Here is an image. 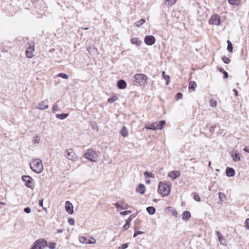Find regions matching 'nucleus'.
Listing matches in <instances>:
<instances>
[{"mask_svg": "<svg viewBox=\"0 0 249 249\" xmlns=\"http://www.w3.org/2000/svg\"><path fill=\"white\" fill-rule=\"evenodd\" d=\"M58 109V107L57 105H54L52 107V111L53 113H54Z\"/></svg>", "mask_w": 249, "mask_h": 249, "instance_id": "nucleus-45", "label": "nucleus"}, {"mask_svg": "<svg viewBox=\"0 0 249 249\" xmlns=\"http://www.w3.org/2000/svg\"><path fill=\"white\" fill-rule=\"evenodd\" d=\"M182 98V94L181 93H178L176 96V99L177 100L181 99Z\"/></svg>", "mask_w": 249, "mask_h": 249, "instance_id": "nucleus-43", "label": "nucleus"}, {"mask_svg": "<svg viewBox=\"0 0 249 249\" xmlns=\"http://www.w3.org/2000/svg\"><path fill=\"white\" fill-rule=\"evenodd\" d=\"M191 217V213L189 211H185L182 214V219L183 220H187Z\"/></svg>", "mask_w": 249, "mask_h": 249, "instance_id": "nucleus-24", "label": "nucleus"}, {"mask_svg": "<svg viewBox=\"0 0 249 249\" xmlns=\"http://www.w3.org/2000/svg\"><path fill=\"white\" fill-rule=\"evenodd\" d=\"M89 49H90V48H89V49H88V51L89 52Z\"/></svg>", "mask_w": 249, "mask_h": 249, "instance_id": "nucleus-61", "label": "nucleus"}, {"mask_svg": "<svg viewBox=\"0 0 249 249\" xmlns=\"http://www.w3.org/2000/svg\"><path fill=\"white\" fill-rule=\"evenodd\" d=\"M165 125V121H161L159 122H154L145 125V128L147 129L156 130L162 129Z\"/></svg>", "mask_w": 249, "mask_h": 249, "instance_id": "nucleus-3", "label": "nucleus"}, {"mask_svg": "<svg viewBox=\"0 0 249 249\" xmlns=\"http://www.w3.org/2000/svg\"><path fill=\"white\" fill-rule=\"evenodd\" d=\"M128 207V204H126V205H125V206H124V209H127Z\"/></svg>", "mask_w": 249, "mask_h": 249, "instance_id": "nucleus-56", "label": "nucleus"}, {"mask_svg": "<svg viewBox=\"0 0 249 249\" xmlns=\"http://www.w3.org/2000/svg\"><path fill=\"white\" fill-rule=\"evenodd\" d=\"M219 198L220 200L221 201H222L223 200V199H225L226 198V196L224 194L219 192Z\"/></svg>", "mask_w": 249, "mask_h": 249, "instance_id": "nucleus-40", "label": "nucleus"}, {"mask_svg": "<svg viewBox=\"0 0 249 249\" xmlns=\"http://www.w3.org/2000/svg\"><path fill=\"white\" fill-rule=\"evenodd\" d=\"M208 22L211 25L219 26L221 24L220 16L217 14H213L209 18Z\"/></svg>", "mask_w": 249, "mask_h": 249, "instance_id": "nucleus-6", "label": "nucleus"}, {"mask_svg": "<svg viewBox=\"0 0 249 249\" xmlns=\"http://www.w3.org/2000/svg\"><path fill=\"white\" fill-rule=\"evenodd\" d=\"M224 74V78L225 79H227L228 77V73L225 71L223 73Z\"/></svg>", "mask_w": 249, "mask_h": 249, "instance_id": "nucleus-53", "label": "nucleus"}, {"mask_svg": "<svg viewBox=\"0 0 249 249\" xmlns=\"http://www.w3.org/2000/svg\"><path fill=\"white\" fill-rule=\"evenodd\" d=\"M79 240L82 244H88V239L85 236H80L79 238Z\"/></svg>", "mask_w": 249, "mask_h": 249, "instance_id": "nucleus-31", "label": "nucleus"}, {"mask_svg": "<svg viewBox=\"0 0 249 249\" xmlns=\"http://www.w3.org/2000/svg\"><path fill=\"white\" fill-rule=\"evenodd\" d=\"M84 157L90 161H96L98 158V155L96 151L91 149H89L87 150L84 155Z\"/></svg>", "mask_w": 249, "mask_h": 249, "instance_id": "nucleus-4", "label": "nucleus"}, {"mask_svg": "<svg viewBox=\"0 0 249 249\" xmlns=\"http://www.w3.org/2000/svg\"><path fill=\"white\" fill-rule=\"evenodd\" d=\"M132 220L131 216H129V217L127 219L126 221V223L124 225L123 228L124 230H127L129 229L130 225V222Z\"/></svg>", "mask_w": 249, "mask_h": 249, "instance_id": "nucleus-21", "label": "nucleus"}, {"mask_svg": "<svg viewBox=\"0 0 249 249\" xmlns=\"http://www.w3.org/2000/svg\"><path fill=\"white\" fill-rule=\"evenodd\" d=\"M57 76L66 79H68L69 77L67 74L64 73H59L57 75Z\"/></svg>", "mask_w": 249, "mask_h": 249, "instance_id": "nucleus-36", "label": "nucleus"}, {"mask_svg": "<svg viewBox=\"0 0 249 249\" xmlns=\"http://www.w3.org/2000/svg\"><path fill=\"white\" fill-rule=\"evenodd\" d=\"M244 151L247 153H249V146H246L244 148Z\"/></svg>", "mask_w": 249, "mask_h": 249, "instance_id": "nucleus-52", "label": "nucleus"}, {"mask_svg": "<svg viewBox=\"0 0 249 249\" xmlns=\"http://www.w3.org/2000/svg\"><path fill=\"white\" fill-rule=\"evenodd\" d=\"M228 2L231 4L238 5L240 3L241 0H228Z\"/></svg>", "mask_w": 249, "mask_h": 249, "instance_id": "nucleus-30", "label": "nucleus"}, {"mask_svg": "<svg viewBox=\"0 0 249 249\" xmlns=\"http://www.w3.org/2000/svg\"><path fill=\"white\" fill-rule=\"evenodd\" d=\"M117 85L119 89H124L126 88L127 84L124 80L121 79L117 82Z\"/></svg>", "mask_w": 249, "mask_h": 249, "instance_id": "nucleus-15", "label": "nucleus"}, {"mask_svg": "<svg viewBox=\"0 0 249 249\" xmlns=\"http://www.w3.org/2000/svg\"><path fill=\"white\" fill-rule=\"evenodd\" d=\"M120 133L123 137H127L128 135V130L125 126H124L120 131Z\"/></svg>", "mask_w": 249, "mask_h": 249, "instance_id": "nucleus-18", "label": "nucleus"}, {"mask_svg": "<svg viewBox=\"0 0 249 249\" xmlns=\"http://www.w3.org/2000/svg\"><path fill=\"white\" fill-rule=\"evenodd\" d=\"M180 176V172L178 170L173 171L169 172L168 174V177L171 178L172 180H175Z\"/></svg>", "mask_w": 249, "mask_h": 249, "instance_id": "nucleus-11", "label": "nucleus"}, {"mask_svg": "<svg viewBox=\"0 0 249 249\" xmlns=\"http://www.w3.org/2000/svg\"><path fill=\"white\" fill-rule=\"evenodd\" d=\"M193 197L194 199L198 202L200 201V198L199 196V195L196 193H193Z\"/></svg>", "mask_w": 249, "mask_h": 249, "instance_id": "nucleus-35", "label": "nucleus"}, {"mask_svg": "<svg viewBox=\"0 0 249 249\" xmlns=\"http://www.w3.org/2000/svg\"><path fill=\"white\" fill-rule=\"evenodd\" d=\"M48 108V103L47 101H42L39 104V107L37 108L40 110H45Z\"/></svg>", "mask_w": 249, "mask_h": 249, "instance_id": "nucleus-16", "label": "nucleus"}, {"mask_svg": "<svg viewBox=\"0 0 249 249\" xmlns=\"http://www.w3.org/2000/svg\"><path fill=\"white\" fill-rule=\"evenodd\" d=\"M128 247L127 244H123L121 247H119L118 249H125Z\"/></svg>", "mask_w": 249, "mask_h": 249, "instance_id": "nucleus-48", "label": "nucleus"}, {"mask_svg": "<svg viewBox=\"0 0 249 249\" xmlns=\"http://www.w3.org/2000/svg\"><path fill=\"white\" fill-rule=\"evenodd\" d=\"M115 207L117 208V209H121V210H124V207L121 206L120 204H119L118 203H115Z\"/></svg>", "mask_w": 249, "mask_h": 249, "instance_id": "nucleus-47", "label": "nucleus"}, {"mask_svg": "<svg viewBox=\"0 0 249 249\" xmlns=\"http://www.w3.org/2000/svg\"><path fill=\"white\" fill-rule=\"evenodd\" d=\"M68 116V114L67 113H63V114H56V117L60 119H64L66 118Z\"/></svg>", "mask_w": 249, "mask_h": 249, "instance_id": "nucleus-29", "label": "nucleus"}, {"mask_svg": "<svg viewBox=\"0 0 249 249\" xmlns=\"http://www.w3.org/2000/svg\"><path fill=\"white\" fill-rule=\"evenodd\" d=\"M130 42L132 44L135 45L137 46H140L142 43V42L138 37H132Z\"/></svg>", "mask_w": 249, "mask_h": 249, "instance_id": "nucleus-19", "label": "nucleus"}, {"mask_svg": "<svg viewBox=\"0 0 249 249\" xmlns=\"http://www.w3.org/2000/svg\"><path fill=\"white\" fill-rule=\"evenodd\" d=\"M245 224L246 228L249 229V218H247L246 220Z\"/></svg>", "mask_w": 249, "mask_h": 249, "instance_id": "nucleus-50", "label": "nucleus"}, {"mask_svg": "<svg viewBox=\"0 0 249 249\" xmlns=\"http://www.w3.org/2000/svg\"><path fill=\"white\" fill-rule=\"evenodd\" d=\"M28 46L26 50V56L28 58H32L34 56L33 53L35 51V43L34 42H29Z\"/></svg>", "mask_w": 249, "mask_h": 249, "instance_id": "nucleus-8", "label": "nucleus"}, {"mask_svg": "<svg viewBox=\"0 0 249 249\" xmlns=\"http://www.w3.org/2000/svg\"><path fill=\"white\" fill-rule=\"evenodd\" d=\"M43 209H44L45 211H46V208H43Z\"/></svg>", "mask_w": 249, "mask_h": 249, "instance_id": "nucleus-62", "label": "nucleus"}, {"mask_svg": "<svg viewBox=\"0 0 249 249\" xmlns=\"http://www.w3.org/2000/svg\"><path fill=\"white\" fill-rule=\"evenodd\" d=\"M154 201H157V200H156V199H154Z\"/></svg>", "mask_w": 249, "mask_h": 249, "instance_id": "nucleus-64", "label": "nucleus"}, {"mask_svg": "<svg viewBox=\"0 0 249 249\" xmlns=\"http://www.w3.org/2000/svg\"><path fill=\"white\" fill-rule=\"evenodd\" d=\"M145 191V186L142 183L139 184L136 188V192L141 194H143Z\"/></svg>", "mask_w": 249, "mask_h": 249, "instance_id": "nucleus-14", "label": "nucleus"}, {"mask_svg": "<svg viewBox=\"0 0 249 249\" xmlns=\"http://www.w3.org/2000/svg\"><path fill=\"white\" fill-rule=\"evenodd\" d=\"M0 204H1V205H2V204H4V203L0 202Z\"/></svg>", "mask_w": 249, "mask_h": 249, "instance_id": "nucleus-60", "label": "nucleus"}, {"mask_svg": "<svg viewBox=\"0 0 249 249\" xmlns=\"http://www.w3.org/2000/svg\"><path fill=\"white\" fill-rule=\"evenodd\" d=\"M65 209L70 214L73 213V206L72 204L69 201H67L65 203Z\"/></svg>", "mask_w": 249, "mask_h": 249, "instance_id": "nucleus-12", "label": "nucleus"}, {"mask_svg": "<svg viewBox=\"0 0 249 249\" xmlns=\"http://www.w3.org/2000/svg\"><path fill=\"white\" fill-rule=\"evenodd\" d=\"M134 78L135 82L140 86L144 85L147 79L146 75L142 73H137L135 74Z\"/></svg>", "mask_w": 249, "mask_h": 249, "instance_id": "nucleus-5", "label": "nucleus"}, {"mask_svg": "<svg viewBox=\"0 0 249 249\" xmlns=\"http://www.w3.org/2000/svg\"><path fill=\"white\" fill-rule=\"evenodd\" d=\"M146 181L147 183H149V181L146 180Z\"/></svg>", "mask_w": 249, "mask_h": 249, "instance_id": "nucleus-63", "label": "nucleus"}, {"mask_svg": "<svg viewBox=\"0 0 249 249\" xmlns=\"http://www.w3.org/2000/svg\"><path fill=\"white\" fill-rule=\"evenodd\" d=\"M132 213L131 211L128 210V211H125L122 212L120 213V214L122 215H125L129 214Z\"/></svg>", "mask_w": 249, "mask_h": 249, "instance_id": "nucleus-42", "label": "nucleus"}, {"mask_svg": "<svg viewBox=\"0 0 249 249\" xmlns=\"http://www.w3.org/2000/svg\"><path fill=\"white\" fill-rule=\"evenodd\" d=\"M66 157L69 160H73L75 157V154L72 149L66 151Z\"/></svg>", "mask_w": 249, "mask_h": 249, "instance_id": "nucleus-17", "label": "nucleus"}, {"mask_svg": "<svg viewBox=\"0 0 249 249\" xmlns=\"http://www.w3.org/2000/svg\"><path fill=\"white\" fill-rule=\"evenodd\" d=\"M219 71L223 73L224 72V71H224V70L222 68L219 69Z\"/></svg>", "mask_w": 249, "mask_h": 249, "instance_id": "nucleus-55", "label": "nucleus"}, {"mask_svg": "<svg viewBox=\"0 0 249 249\" xmlns=\"http://www.w3.org/2000/svg\"><path fill=\"white\" fill-rule=\"evenodd\" d=\"M222 59L225 64H229L231 62L230 59L226 56H223Z\"/></svg>", "mask_w": 249, "mask_h": 249, "instance_id": "nucleus-34", "label": "nucleus"}, {"mask_svg": "<svg viewBox=\"0 0 249 249\" xmlns=\"http://www.w3.org/2000/svg\"><path fill=\"white\" fill-rule=\"evenodd\" d=\"M210 104L212 107H215L217 105V101L215 99H212L210 100Z\"/></svg>", "mask_w": 249, "mask_h": 249, "instance_id": "nucleus-37", "label": "nucleus"}, {"mask_svg": "<svg viewBox=\"0 0 249 249\" xmlns=\"http://www.w3.org/2000/svg\"><path fill=\"white\" fill-rule=\"evenodd\" d=\"M144 174L145 176L151 178H155V175H154V174L152 173L151 172H144Z\"/></svg>", "mask_w": 249, "mask_h": 249, "instance_id": "nucleus-38", "label": "nucleus"}, {"mask_svg": "<svg viewBox=\"0 0 249 249\" xmlns=\"http://www.w3.org/2000/svg\"><path fill=\"white\" fill-rule=\"evenodd\" d=\"M118 98L116 94L112 95L110 97L108 98L107 101L109 103H113L118 100Z\"/></svg>", "mask_w": 249, "mask_h": 249, "instance_id": "nucleus-23", "label": "nucleus"}, {"mask_svg": "<svg viewBox=\"0 0 249 249\" xmlns=\"http://www.w3.org/2000/svg\"><path fill=\"white\" fill-rule=\"evenodd\" d=\"M162 77L166 81V85H168L169 82H170V77L169 75H166L165 74V72L164 71H162Z\"/></svg>", "mask_w": 249, "mask_h": 249, "instance_id": "nucleus-25", "label": "nucleus"}, {"mask_svg": "<svg viewBox=\"0 0 249 249\" xmlns=\"http://www.w3.org/2000/svg\"><path fill=\"white\" fill-rule=\"evenodd\" d=\"M0 204H1V205H2V204H4V203L0 202Z\"/></svg>", "mask_w": 249, "mask_h": 249, "instance_id": "nucleus-59", "label": "nucleus"}, {"mask_svg": "<svg viewBox=\"0 0 249 249\" xmlns=\"http://www.w3.org/2000/svg\"><path fill=\"white\" fill-rule=\"evenodd\" d=\"M43 199H40V200H39V205L41 207H43Z\"/></svg>", "mask_w": 249, "mask_h": 249, "instance_id": "nucleus-54", "label": "nucleus"}, {"mask_svg": "<svg viewBox=\"0 0 249 249\" xmlns=\"http://www.w3.org/2000/svg\"><path fill=\"white\" fill-rule=\"evenodd\" d=\"M95 243L96 240L93 237H90V239H88V244H95Z\"/></svg>", "mask_w": 249, "mask_h": 249, "instance_id": "nucleus-41", "label": "nucleus"}, {"mask_svg": "<svg viewBox=\"0 0 249 249\" xmlns=\"http://www.w3.org/2000/svg\"><path fill=\"white\" fill-rule=\"evenodd\" d=\"M234 174L235 171L233 168L228 167L226 169V175L228 177H232Z\"/></svg>", "mask_w": 249, "mask_h": 249, "instance_id": "nucleus-20", "label": "nucleus"}, {"mask_svg": "<svg viewBox=\"0 0 249 249\" xmlns=\"http://www.w3.org/2000/svg\"><path fill=\"white\" fill-rule=\"evenodd\" d=\"M177 2V0H165V3L168 6L172 5Z\"/></svg>", "mask_w": 249, "mask_h": 249, "instance_id": "nucleus-33", "label": "nucleus"}, {"mask_svg": "<svg viewBox=\"0 0 249 249\" xmlns=\"http://www.w3.org/2000/svg\"><path fill=\"white\" fill-rule=\"evenodd\" d=\"M146 210L150 214H153L156 211L155 209L153 207H148L146 208Z\"/></svg>", "mask_w": 249, "mask_h": 249, "instance_id": "nucleus-28", "label": "nucleus"}, {"mask_svg": "<svg viewBox=\"0 0 249 249\" xmlns=\"http://www.w3.org/2000/svg\"><path fill=\"white\" fill-rule=\"evenodd\" d=\"M167 209L173 215H174L175 217H177L178 212L175 209L172 207H168L167 208Z\"/></svg>", "mask_w": 249, "mask_h": 249, "instance_id": "nucleus-22", "label": "nucleus"}, {"mask_svg": "<svg viewBox=\"0 0 249 249\" xmlns=\"http://www.w3.org/2000/svg\"><path fill=\"white\" fill-rule=\"evenodd\" d=\"M228 46L227 50L230 53H232L233 51L232 44L230 40H227Z\"/></svg>", "mask_w": 249, "mask_h": 249, "instance_id": "nucleus-26", "label": "nucleus"}, {"mask_svg": "<svg viewBox=\"0 0 249 249\" xmlns=\"http://www.w3.org/2000/svg\"><path fill=\"white\" fill-rule=\"evenodd\" d=\"M50 249H54L55 248L56 244L54 242L49 243L47 246Z\"/></svg>", "mask_w": 249, "mask_h": 249, "instance_id": "nucleus-39", "label": "nucleus"}, {"mask_svg": "<svg viewBox=\"0 0 249 249\" xmlns=\"http://www.w3.org/2000/svg\"><path fill=\"white\" fill-rule=\"evenodd\" d=\"M68 222L70 225H73L74 224V220L73 218H70L68 219Z\"/></svg>", "mask_w": 249, "mask_h": 249, "instance_id": "nucleus-49", "label": "nucleus"}, {"mask_svg": "<svg viewBox=\"0 0 249 249\" xmlns=\"http://www.w3.org/2000/svg\"><path fill=\"white\" fill-rule=\"evenodd\" d=\"M22 180L25 182V185L28 188L33 189L34 187V182L33 179L29 176H23Z\"/></svg>", "mask_w": 249, "mask_h": 249, "instance_id": "nucleus-9", "label": "nucleus"}, {"mask_svg": "<svg viewBox=\"0 0 249 249\" xmlns=\"http://www.w3.org/2000/svg\"><path fill=\"white\" fill-rule=\"evenodd\" d=\"M30 165L32 170L37 174L41 173L43 170L42 161L38 159L33 160Z\"/></svg>", "mask_w": 249, "mask_h": 249, "instance_id": "nucleus-2", "label": "nucleus"}, {"mask_svg": "<svg viewBox=\"0 0 249 249\" xmlns=\"http://www.w3.org/2000/svg\"><path fill=\"white\" fill-rule=\"evenodd\" d=\"M234 91H235V95L237 96V95H238L237 91L236 90H234Z\"/></svg>", "mask_w": 249, "mask_h": 249, "instance_id": "nucleus-57", "label": "nucleus"}, {"mask_svg": "<svg viewBox=\"0 0 249 249\" xmlns=\"http://www.w3.org/2000/svg\"><path fill=\"white\" fill-rule=\"evenodd\" d=\"M232 158L234 160L238 161L240 160V155L239 153H235L232 154Z\"/></svg>", "mask_w": 249, "mask_h": 249, "instance_id": "nucleus-32", "label": "nucleus"}, {"mask_svg": "<svg viewBox=\"0 0 249 249\" xmlns=\"http://www.w3.org/2000/svg\"><path fill=\"white\" fill-rule=\"evenodd\" d=\"M197 87V84L195 81H191L189 83L188 89L190 92H193L196 90V89Z\"/></svg>", "mask_w": 249, "mask_h": 249, "instance_id": "nucleus-13", "label": "nucleus"}, {"mask_svg": "<svg viewBox=\"0 0 249 249\" xmlns=\"http://www.w3.org/2000/svg\"><path fill=\"white\" fill-rule=\"evenodd\" d=\"M172 184L169 181H160L159 182L158 192L162 196L169 195L171 192Z\"/></svg>", "mask_w": 249, "mask_h": 249, "instance_id": "nucleus-1", "label": "nucleus"}, {"mask_svg": "<svg viewBox=\"0 0 249 249\" xmlns=\"http://www.w3.org/2000/svg\"><path fill=\"white\" fill-rule=\"evenodd\" d=\"M216 233L217 234V237L218 238V239L219 240V242L221 243V240L222 237V235L220 233L219 231H216Z\"/></svg>", "mask_w": 249, "mask_h": 249, "instance_id": "nucleus-44", "label": "nucleus"}, {"mask_svg": "<svg viewBox=\"0 0 249 249\" xmlns=\"http://www.w3.org/2000/svg\"><path fill=\"white\" fill-rule=\"evenodd\" d=\"M24 212L26 213H30L31 212V209L29 207L25 208L24 210Z\"/></svg>", "mask_w": 249, "mask_h": 249, "instance_id": "nucleus-51", "label": "nucleus"}, {"mask_svg": "<svg viewBox=\"0 0 249 249\" xmlns=\"http://www.w3.org/2000/svg\"><path fill=\"white\" fill-rule=\"evenodd\" d=\"M47 246V242L45 239H39L34 243V245L31 249H42Z\"/></svg>", "mask_w": 249, "mask_h": 249, "instance_id": "nucleus-7", "label": "nucleus"}, {"mask_svg": "<svg viewBox=\"0 0 249 249\" xmlns=\"http://www.w3.org/2000/svg\"><path fill=\"white\" fill-rule=\"evenodd\" d=\"M144 42L147 45H152L155 42V38L153 36H147L144 38Z\"/></svg>", "mask_w": 249, "mask_h": 249, "instance_id": "nucleus-10", "label": "nucleus"}, {"mask_svg": "<svg viewBox=\"0 0 249 249\" xmlns=\"http://www.w3.org/2000/svg\"><path fill=\"white\" fill-rule=\"evenodd\" d=\"M82 28V29H83V30H88V29H89L88 28H83V27H82V28Z\"/></svg>", "mask_w": 249, "mask_h": 249, "instance_id": "nucleus-58", "label": "nucleus"}, {"mask_svg": "<svg viewBox=\"0 0 249 249\" xmlns=\"http://www.w3.org/2000/svg\"><path fill=\"white\" fill-rule=\"evenodd\" d=\"M145 22V19L143 18H142L140 20L136 22L134 24L136 27H139L142 25Z\"/></svg>", "mask_w": 249, "mask_h": 249, "instance_id": "nucleus-27", "label": "nucleus"}, {"mask_svg": "<svg viewBox=\"0 0 249 249\" xmlns=\"http://www.w3.org/2000/svg\"><path fill=\"white\" fill-rule=\"evenodd\" d=\"M143 232L142 231H135L134 234V237H136L139 234H142Z\"/></svg>", "mask_w": 249, "mask_h": 249, "instance_id": "nucleus-46", "label": "nucleus"}]
</instances>
